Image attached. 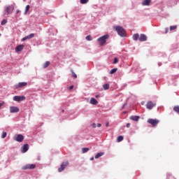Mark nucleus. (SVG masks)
I'll use <instances>...</instances> for the list:
<instances>
[{
	"label": "nucleus",
	"instance_id": "f257e3e1",
	"mask_svg": "<svg viewBox=\"0 0 179 179\" xmlns=\"http://www.w3.org/2000/svg\"><path fill=\"white\" fill-rule=\"evenodd\" d=\"M114 29H115L117 34L120 36V37H125V34H126L125 29H124L122 27L117 26V27H115Z\"/></svg>",
	"mask_w": 179,
	"mask_h": 179
},
{
	"label": "nucleus",
	"instance_id": "f03ea898",
	"mask_svg": "<svg viewBox=\"0 0 179 179\" xmlns=\"http://www.w3.org/2000/svg\"><path fill=\"white\" fill-rule=\"evenodd\" d=\"M110 36L108 34L104 35L97 39L98 43H99V45H104L107 41V38H108Z\"/></svg>",
	"mask_w": 179,
	"mask_h": 179
},
{
	"label": "nucleus",
	"instance_id": "7ed1b4c3",
	"mask_svg": "<svg viewBox=\"0 0 179 179\" xmlns=\"http://www.w3.org/2000/svg\"><path fill=\"white\" fill-rule=\"evenodd\" d=\"M68 166H69V162L66 161V162H62L60 167L58 169L59 173L64 171L65 170V169H66V167H68Z\"/></svg>",
	"mask_w": 179,
	"mask_h": 179
},
{
	"label": "nucleus",
	"instance_id": "20e7f679",
	"mask_svg": "<svg viewBox=\"0 0 179 179\" xmlns=\"http://www.w3.org/2000/svg\"><path fill=\"white\" fill-rule=\"evenodd\" d=\"M14 141H16V142H23L24 139V136H23V135L22 134H17L16 136H15L13 137Z\"/></svg>",
	"mask_w": 179,
	"mask_h": 179
},
{
	"label": "nucleus",
	"instance_id": "39448f33",
	"mask_svg": "<svg viewBox=\"0 0 179 179\" xmlns=\"http://www.w3.org/2000/svg\"><path fill=\"white\" fill-rule=\"evenodd\" d=\"M33 169H36V165L33 164H28L22 167V170H33Z\"/></svg>",
	"mask_w": 179,
	"mask_h": 179
},
{
	"label": "nucleus",
	"instance_id": "423d86ee",
	"mask_svg": "<svg viewBox=\"0 0 179 179\" xmlns=\"http://www.w3.org/2000/svg\"><path fill=\"white\" fill-rule=\"evenodd\" d=\"M14 9H15V6H13V5H10L6 7V12L7 15H10V13L13 12Z\"/></svg>",
	"mask_w": 179,
	"mask_h": 179
},
{
	"label": "nucleus",
	"instance_id": "0eeeda50",
	"mask_svg": "<svg viewBox=\"0 0 179 179\" xmlns=\"http://www.w3.org/2000/svg\"><path fill=\"white\" fill-rule=\"evenodd\" d=\"M26 99L24 96H13L14 101H23Z\"/></svg>",
	"mask_w": 179,
	"mask_h": 179
},
{
	"label": "nucleus",
	"instance_id": "6e6552de",
	"mask_svg": "<svg viewBox=\"0 0 179 179\" xmlns=\"http://www.w3.org/2000/svg\"><path fill=\"white\" fill-rule=\"evenodd\" d=\"M24 86H27V83H19L18 84L14 86V89H20V87H24Z\"/></svg>",
	"mask_w": 179,
	"mask_h": 179
},
{
	"label": "nucleus",
	"instance_id": "1a4fd4ad",
	"mask_svg": "<svg viewBox=\"0 0 179 179\" xmlns=\"http://www.w3.org/2000/svg\"><path fill=\"white\" fill-rule=\"evenodd\" d=\"M147 122L152 127H156V125H157V120L156 119H148Z\"/></svg>",
	"mask_w": 179,
	"mask_h": 179
},
{
	"label": "nucleus",
	"instance_id": "9d476101",
	"mask_svg": "<svg viewBox=\"0 0 179 179\" xmlns=\"http://www.w3.org/2000/svg\"><path fill=\"white\" fill-rule=\"evenodd\" d=\"M146 107L148 110H152L153 107H156V103H153L152 101H148L146 104Z\"/></svg>",
	"mask_w": 179,
	"mask_h": 179
},
{
	"label": "nucleus",
	"instance_id": "9b49d317",
	"mask_svg": "<svg viewBox=\"0 0 179 179\" xmlns=\"http://www.w3.org/2000/svg\"><path fill=\"white\" fill-rule=\"evenodd\" d=\"M20 109L18 107L16 106H10V113H19Z\"/></svg>",
	"mask_w": 179,
	"mask_h": 179
},
{
	"label": "nucleus",
	"instance_id": "f8f14e48",
	"mask_svg": "<svg viewBox=\"0 0 179 179\" xmlns=\"http://www.w3.org/2000/svg\"><path fill=\"white\" fill-rule=\"evenodd\" d=\"M23 48H24V45H19L15 48V52H20V51H23Z\"/></svg>",
	"mask_w": 179,
	"mask_h": 179
},
{
	"label": "nucleus",
	"instance_id": "ddd939ff",
	"mask_svg": "<svg viewBox=\"0 0 179 179\" xmlns=\"http://www.w3.org/2000/svg\"><path fill=\"white\" fill-rule=\"evenodd\" d=\"M138 40L139 41H146V40H148V37L146 36V35L141 34L139 36Z\"/></svg>",
	"mask_w": 179,
	"mask_h": 179
},
{
	"label": "nucleus",
	"instance_id": "4468645a",
	"mask_svg": "<svg viewBox=\"0 0 179 179\" xmlns=\"http://www.w3.org/2000/svg\"><path fill=\"white\" fill-rule=\"evenodd\" d=\"M34 37V34H30L29 35L24 37L22 41H26V40H30V38H33Z\"/></svg>",
	"mask_w": 179,
	"mask_h": 179
},
{
	"label": "nucleus",
	"instance_id": "2eb2a0df",
	"mask_svg": "<svg viewBox=\"0 0 179 179\" xmlns=\"http://www.w3.org/2000/svg\"><path fill=\"white\" fill-rule=\"evenodd\" d=\"M150 2H152V0H144L142 2L143 6H149L150 5Z\"/></svg>",
	"mask_w": 179,
	"mask_h": 179
},
{
	"label": "nucleus",
	"instance_id": "dca6fc26",
	"mask_svg": "<svg viewBox=\"0 0 179 179\" xmlns=\"http://www.w3.org/2000/svg\"><path fill=\"white\" fill-rule=\"evenodd\" d=\"M29 150V144H24L22 147V153H26Z\"/></svg>",
	"mask_w": 179,
	"mask_h": 179
},
{
	"label": "nucleus",
	"instance_id": "f3484780",
	"mask_svg": "<svg viewBox=\"0 0 179 179\" xmlns=\"http://www.w3.org/2000/svg\"><path fill=\"white\" fill-rule=\"evenodd\" d=\"M90 103V104H93L94 106H96V104H97L99 101H97V99L94 98H91Z\"/></svg>",
	"mask_w": 179,
	"mask_h": 179
},
{
	"label": "nucleus",
	"instance_id": "a211bd4d",
	"mask_svg": "<svg viewBox=\"0 0 179 179\" xmlns=\"http://www.w3.org/2000/svg\"><path fill=\"white\" fill-rule=\"evenodd\" d=\"M139 116H136V115H132L130 117V120H131L132 121H139Z\"/></svg>",
	"mask_w": 179,
	"mask_h": 179
},
{
	"label": "nucleus",
	"instance_id": "6ab92c4d",
	"mask_svg": "<svg viewBox=\"0 0 179 179\" xmlns=\"http://www.w3.org/2000/svg\"><path fill=\"white\" fill-rule=\"evenodd\" d=\"M101 156H104V152H99L95 155V159H99V157H101Z\"/></svg>",
	"mask_w": 179,
	"mask_h": 179
},
{
	"label": "nucleus",
	"instance_id": "aec40b11",
	"mask_svg": "<svg viewBox=\"0 0 179 179\" xmlns=\"http://www.w3.org/2000/svg\"><path fill=\"white\" fill-rule=\"evenodd\" d=\"M138 38H139V34L133 35V40H134V41H137Z\"/></svg>",
	"mask_w": 179,
	"mask_h": 179
},
{
	"label": "nucleus",
	"instance_id": "412c9836",
	"mask_svg": "<svg viewBox=\"0 0 179 179\" xmlns=\"http://www.w3.org/2000/svg\"><path fill=\"white\" fill-rule=\"evenodd\" d=\"M173 111H175V113H177V114H179V106H174Z\"/></svg>",
	"mask_w": 179,
	"mask_h": 179
},
{
	"label": "nucleus",
	"instance_id": "4be33fe9",
	"mask_svg": "<svg viewBox=\"0 0 179 179\" xmlns=\"http://www.w3.org/2000/svg\"><path fill=\"white\" fill-rule=\"evenodd\" d=\"M122 141H124V136H119L117 138V142H122Z\"/></svg>",
	"mask_w": 179,
	"mask_h": 179
},
{
	"label": "nucleus",
	"instance_id": "5701e85b",
	"mask_svg": "<svg viewBox=\"0 0 179 179\" xmlns=\"http://www.w3.org/2000/svg\"><path fill=\"white\" fill-rule=\"evenodd\" d=\"M29 10H30V6H29V5H27V6H26V8H25L24 15H27V13L29 12Z\"/></svg>",
	"mask_w": 179,
	"mask_h": 179
},
{
	"label": "nucleus",
	"instance_id": "b1692460",
	"mask_svg": "<svg viewBox=\"0 0 179 179\" xmlns=\"http://www.w3.org/2000/svg\"><path fill=\"white\" fill-rule=\"evenodd\" d=\"M103 87L104 90H108V89H110V85L105 84L103 85Z\"/></svg>",
	"mask_w": 179,
	"mask_h": 179
},
{
	"label": "nucleus",
	"instance_id": "393cba45",
	"mask_svg": "<svg viewBox=\"0 0 179 179\" xmlns=\"http://www.w3.org/2000/svg\"><path fill=\"white\" fill-rule=\"evenodd\" d=\"M50 62H46L44 64H43V68H48V66H50Z\"/></svg>",
	"mask_w": 179,
	"mask_h": 179
},
{
	"label": "nucleus",
	"instance_id": "a878e982",
	"mask_svg": "<svg viewBox=\"0 0 179 179\" xmlns=\"http://www.w3.org/2000/svg\"><path fill=\"white\" fill-rule=\"evenodd\" d=\"M6 23H8V20L4 19V20H3L1 21V26H4V24H6Z\"/></svg>",
	"mask_w": 179,
	"mask_h": 179
},
{
	"label": "nucleus",
	"instance_id": "bb28decb",
	"mask_svg": "<svg viewBox=\"0 0 179 179\" xmlns=\"http://www.w3.org/2000/svg\"><path fill=\"white\" fill-rule=\"evenodd\" d=\"M82 152H83V153H86V152H89V148H83L82 149Z\"/></svg>",
	"mask_w": 179,
	"mask_h": 179
},
{
	"label": "nucleus",
	"instance_id": "cd10ccee",
	"mask_svg": "<svg viewBox=\"0 0 179 179\" xmlns=\"http://www.w3.org/2000/svg\"><path fill=\"white\" fill-rule=\"evenodd\" d=\"M117 72V69H113L110 71V75H113V73H115Z\"/></svg>",
	"mask_w": 179,
	"mask_h": 179
},
{
	"label": "nucleus",
	"instance_id": "c85d7f7f",
	"mask_svg": "<svg viewBox=\"0 0 179 179\" xmlns=\"http://www.w3.org/2000/svg\"><path fill=\"white\" fill-rule=\"evenodd\" d=\"M86 40H87V41H92V36L90 35L87 36Z\"/></svg>",
	"mask_w": 179,
	"mask_h": 179
},
{
	"label": "nucleus",
	"instance_id": "c756f323",
	"mask_svg": "<svg viewBox=\"0 0 179 179\" xmlns=\"http://www.w3.org/2000/svg\"><path fill=\"white\" fill-rule=\"evenodd\" d=\"M7 134L6 131H3L1 135L2 139H5V137L6 136Z\"/></svg>",
	"mask_w": 179,
	"mask_h": 179
},
{
	"label": "nucleus",
	"instance_id": "7c9ffc66",
	"mask_svg": "<svg viewBox=\"0 0 179 179\" xmlns=\"http://www.w3.org/2000/svg\"><path fill=\"white\" fill-rule=\"evenodd\" d=\"M89 2V0H80V3L85 4Z\"/></svg>",
	"mask_w": 179,
	"mask_h": 179
},
{
	"label": "nucleus",
	"instance_id": "2f4dec72",
	"mask_svg": "<svg viewBox=\"0 0 179 179\" xmlns=\"http://www.w3.org/2000/svg\"><path fill=\"white\" fill-rule=\"evenodd\" d=\"M176 29H177V26H171L170 27V30L171 31L176 30Z\"/></svg>",
	"mask_w": 179,
	"mask_h": 179
},
{
	"label": "nucleus",
	"instance_id": "473e14b6",
	"mask_svg": "<svg viewBox=\"0 0 179 179\" xmlns=\"http://www.w3.org/2000/svg\"><path fill=\"white\" fill-rule=\"evenodd\" d=\"M71 72H72L73 77L76 79V78H78V76L76 75V73H75L73 72V70H71Z\"/></svg>",
	"mask_w": 179,
	"mask_h": 179
},
{
	"label": "nucleus",
	"instance_id": "72a5a7b5",
	"mask_svg": "<svg viewBox=\"0 0 179 179\" xmlns=\"http://www.w3.org/2000/svg\"><path fill=\"white\" fill-rule=\"evenodd\" d=\"M118 62V59L117 57L114 58L113 64H117Z\"/></svg>",
	"mask_w": 179,
	"mask_h": 179
},
{
	"label": "nucleus",
	"instance_id": "f704fd0d",
	"mask_svg": "<svg viewBox=\"0 0 179 179\" xmlns=\"http://www.w3.org/2000/svg\"><path fill=\"white\" fill-rule=\"evenodd\" d=\"M171 178L174 179V178L171 175L167 176V179H171Z\"/></svg>",
	"mask_w": 179,
	"mask_h": 179
},
{
	"label": "nucleus",
	"instance_id": "c9c22d12",
	"mask_svg": "<svg viewBox=\"0 0 179 179\" xmlns=\"http://www.w3.org/2000/svg\"><path fill=\"white\" fill-rule=\"evenodd\" d=\"M3 104H5L4 102L0 103V110L2 108V107H3Z\"/></svg>",
	"mask_w": 179,
	"mask_h": 179
},
{
	"label": "nucleus",
	"instance_id": "e433bc0d",
	"mask_svg": "<svg viewBox=\"0 0 179 179\" xmlns=\"http://www.w3.org/2000/svg\"><path fill=\"white\" fill-rule=\"evenodd\" d=\"M97 126L96 124V123H93L92 124V128H96Z\"/></svg>",
	"mask_w": 179,
	"mask_h": 179
},
{
	"label": "nucleus",
	"instance_id": "4c0bfd02",
	"mask_svg": "<svg viewBox=\"0 0 179 179\" xmlns=\"http://www.w3.org/2000/svg\"><path fill=\"white\" fill-rule=\"evenodd\" d=\"M126 127H127V128H129V127H131V124L127 123V124H126Z\"/></svg>",
	"mask_w": 179,
	"mask_h": 179
},
{
	"label": "nucleus",
	"instance_id": "58836bf2",
	"mask_svg": "<svg viewBox=\"0 0 179 179\" xmlns=\"http://www.w3.org/2000/svg\"><path fill=\"white\" fill-rule=\"evenodd\" d=\"M69 90H72V89H73V85H71L69 87Z\"/></svg>",
	"mask_w": 179,
	"mask_h": 179
},
{
	"label": "nucleus",
	"instance_id": "ea45409f",
	"mask_svg": "<svg viewBox=\"0 0 179 179\" xmlns=\"http://www.w3.org/2000/svg\"><path fill=\"white\" fill-rule=\"evenodd\" d=\"M97 127H98V128H100V127H101V124L98 123V124H97Z\"/></svg>",
	"mask_w": 179,
	"mask_h": 179
},
{
	"label": "nucleus",
	"instance_id": "a19ab883",
	"mask_svg": "<svg viewBox=\"0 0 179 179\" xmlns=\"http://www.w3.org/2000/svg\"><path fill=\"white\" fill-rule=\"evenodd\" d=\"M109 122H106V127H108V125H109Z\"/></svg>",
	"mask_w": 179,
	"mask_h": 179
},
{
	"label": "nucleus",
	"instance_id": "79ce46f5",
	"mask_svg": "<svg viewBox=\"0 0 179 179\" xmlns=\"http://www.w3.org/2000/svg\"><path fill=\"white\" fill-rule=\"evenodd\" d=\"M90 160H94V157H92Z\"/></svg>",
	"mask_w": 179,
	"mask_h": 179
},
{
	"label": "nucleus",
	"instance_id": "37998d69",
	"mask_svg": "<svg viewBox=\"0 0 179 179\" xmlns=\"http://www.w3.org/2000/svg\"><path fill=\"white\" fill-rule=\"evenodd\" d=\"M19 12H20V10H17L16 13H19Z\"/></svg>",
	"mask_w": 179,
	"mask_h": 179
},
{
	"label": "nucleus",
	"instance_id": "c03bdc74",
	"mask_svg": "<svg viewBox=\"0 0 179 179\" xmlns=\"http://www.w3.org/2000/svg\"><path fill=\"white\" fill-rule=\"evenodd\" d=\"M96 98L99 97V95H96Z\"/></svg>",
	"mask_w": 179,
	"mask_h": 179
},
{
	"label": "nucleus",
	"instance_id": "a18cd8bd",
	"mask_svg": "<svg viewBox=\"0 0 179 179\" xmlns=\"http://www.w3.org/2000/svg\"><path fill=\"white\" fill-rule=\"evenodd\" d=\"M0 37H1V34H0Z\"/></svg>",
	"mask_w": 179,
	"mask_h": 179
}]
</instances>
